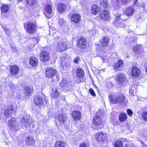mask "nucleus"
<instances>
[{"mask_svg": "<svg viewBox=\"0 0 147 147\" xmlns=\"http://www.w3.org/2000/svg\"><path fill=\"white\" fill-rule=\"evenodd\" d=\"M110 102L113 104L122 105L125 102V96L121 94H110L108 96Z\"/></svg>", "mask_w": 147, "mask_h": 147, "instance_id": "nucleus-1", "label": "nucleus"}, {"mask_svg": "<svg viewBox=\"0 0 147 147\" xmlns=\"http://www.w3.org/2000/svg\"><path fill=\"white\" fill-rule=\"evenodd\" d=\"M24 27L26 32L30 34H34L36 31V25L35 23L28 22L25 24Z\"/></svg>", "mask_w": 147, "mask_h": 147, "instance_id": "nucleus-2", "label": "nucleus"}, {"mask_svg": "<svg viewBox=\"0 0 147 147\" xmlns=\"http://www.w3.org/2000/svg\"><path fill=\"white\" fill-rule=\"evenodd\" d=\"M111 3L115 9H118L122 5L125 4L131 0H111Z\"/></svg>", "mask_w": 147, "mask_h": 147, "instance_id": "nucleus-3", "label": "nucleus"}, {"mask_svg": "<svg viewBox=\"0 0 147 147\" xmlns=\"http://www.w3.org/2000/svg\"><path fill=\"white\" fill-rule=\"evenodd\" d=\"M8 125L11 131H16L19 129L17 125L16 124V120L15 118H11L8 121Z\"/></svg>", "mask_w": 147, "mask_h": 147, "instance_id": "nucleus-4", "label": "nucleus"}, {"mask_svg": "<svg viewBox=\"0 0 147 147\" xmlns=\"http://www.w3.org/2000/svg\"><path fill=\"white\" fill-rule=\"evenodd\" d=\"M57 73L56 70L52 67H49L45 71L46 76L49 78H53Z\"/></svg>", "mask_w": 147, "mask_h": 147, "instance_id": "nucleus-5", "label": "nucleus"}, {"mask_svg": "<svg viewBox=\"0 0 147 147\" xmlns=\"http://www.w3.org/2000/svg\"><path fill=\"white\" fill-rule=\"evenodd\" d=\"M21 123L22 126L29 128L31 127L32 123L31 119L28 117H23L21 120Z\"/></svg>", "mask_w": 147, "mask_h": 147, "instance_id": "nucleus-6", "label": "nucleus"}, {"mask_svg": "<svg viewBox=\"0 0 147 147\" xmlns=\"http://www.w3.org/2000/svg\"><path fill=\"white\" fill-rule=\"evenodd\" d=\"M77 46L80 49H83L86 47L87 45L86 40L84 38H80L78 40L77 42Z\"/></svg>", "mask_w": 147, "mask_h": 147, "instance_id": "nucleus-7", "label": "nucleus"}, {"mask_svg": "<svg viewBox=\"0 0 147 147\" xmlns=\"http://www.w3.org/2000/svg\"><path fill=\"white\" fill-rule=\"evenodd\" d=\"M100 19L103 21H108L110 19V16L109 12L106 10L101 11L99 15Z\"/></svg>", "mask_w": 147, "mask_h": 147, "instance_id": "nucleus-8", "label": "nucleus"}, {"mask_svg": "<svg viewBox=\"0 0 147 147\" xmlns=\"http://www.w3.org/2000/svg\"><path fill=\"white\" fill-rule=\"evenodd\" d=\"M40 60L43 62H46L49 60L50 58L49 53L46 51H42L40 54Z\"/></svg>", "mask_w": 147, "mask_h": 147, "instance_id": "nucleus-9", "label": "nucleus"}, {"mask_svg": "<svg viewBox=\"0 0 147 147\" xmlns=\"http://www.w3.org/2000/svg\"><path fill=\"white\" fill-rule=\"evenodd\" d=\"M9 70L12 76H15L18 73L19 69L17 65H14L10 67Z\"/></svg>", "mask_w": 147, "mask_h": 147, "instance_id": "nucleus-10", "label": "nucleus"}, {"mask_svg": "<svg viewBox=\"0 0 147 147\" xmlns=\"http://www.w3.org/2000/svg\"><path fill=\"white\" fill-rule=\"evenodd\" d=\"M110 38L108 36H103L100 42L102 46L103 47H107L109 45Z\"/></svg>", "mask_w": 147, "mask_h": 147, "instance_id": "nucleus-11", "label": "nucleus"}, {"mask_svg": "<svg viewBox=\"0 0 147 147\" xmlns=\"http://www.w3.org/2000/svg\"><path fill=\"white\" fill-rule=\"evenodd\" d=\"M58 50L59 51L62 52L67 49V45L65 41H61L59 42L57 46Z\"/></svg>", "mask_w": 147, "mask_h": 147, "instance_id": "nucleus-12", "label": "nucleus"}, {"mask_svg": "<svg viewBox=\"0 0 147 147\" xmlns=\"http://www.w3.org/2000/svg\"><path fill=\"white\" fill-rule=\"evenodd\" d=\"M14 110L11 107H8L5 110L4 113L7 117L12 116L14 113Z\"/></svg>", "mask_w": 147, "mask_h": 147, "instance_id": "nucleus-13", "label": "nucleus"}, {"mask_svg": "<svg viewBox=\"0 0 147 147\" xmlns=\"http://www.w3.org/2000/svg\"><path fill=\"white\" fill-rule=\"evenodd\" d=\"M102 120L101 116L96 115L94 118L93 123L96 125H99L102 123Z\"/></svg>", "mask_w": 147, "mask_h": 147, "instance_id": "nucleus-14", "label": "nucleus"}, {"mask_svg": "<svg viewBox=\"0 0 147 147\" xmlns=\"http://www.w3.org/2000/svg\"><path fill=\"white\" fill-rule=\"evenodd\" d=\"M106 134L100 132L96 134V138L97 141H102L106 139Z\"/></svg>", "mask_w": 147, "mask_h": 147, "instance_id": "nucleus-15", "label": "nucleus"}, {"mask_svg": "<svg viewBox=\"0 0 147 147\" xmlns=\"http://www.w3.org/2000/svg\"><path fill=\"white\" fill-rule=\"evenodd\" d=\"M34 102L36 105L39 106H41L43 103V99L41 96H38L34 98Z\"/></svg>", "mask_w": 147, "mask_h": 147, "instance_id": "nucleus-16", "label": "nucleus"}, {"mask_svg": "<svg viewBox=\"0 0 147 147\" xmlns=\"http://www.w3.org/2000/svg\"><path fill=\"white\" fill-rule=\"evenodd\" d=\"M80 16L78 14H74L71 17V19L72 21L75 23H79L81 20Z\"/></svg>", "mask_w": 147, "mask_h": 147, "instance_id": "nucleus-17", "label": "nucleus"}, {"mask_svg": "<svg viewBox=\"0 0 147 147\" xmlns=\"http://www.w3.org/2000/svg\"><path fill=\"white\" fill-rule=\"evenodd\" d=\"M134 9L132 7L127 8L124 11V13L128 16H131L134 12Z\"/></svg>", "mask_w": 147, "mask_h": 147, "instance_id": "nucleus-18", "label": "nucleus"}, {"mask_svg": "<svg viewBox=\"0 0 147 147\" xmlns=\"http://www.w3.org/2000/svg\"><path fill=\"white\" fill-rule=\"evenodd\" d=\"M117 80L119 83H123L126 80L125 75L122 73H119L117 75Z\"/></svg>", "mask_w": 147, "mask_h": 147, "instance_id": "nucleus-19", "label": "nucleus"}, {"mask_svg": "<svg viewBox=\"0 0 147 147\" xmlns=\"http://www.w3.org/2000/svg\"><path fill=\"white\" fill-rule=\"evenodd\" d=\"M67 118V117L66 115L62 114H60L58 115L57 121L60 123H62L66 120Z\"/></svg>", "mask_w": 147, "mask_h": 147, "instance_id": "nucleus-20", "label": "nucleus"}, {"mask_svg": "<svg viewBox=\"0 0 147 147\" xmlns=\"http://www.w3.org/2000/svg\"><path fill=\"white\" fill-rule=\"evenodd\" d=\"M53 92L51 94V96L53 98L56 99L59 97L60 94L59 88H56L53 90Z\"/></svg>", "mask_w": 147, "mask_h": 147, "instance_id": "nucleus-21", "label": "nucleus"}, {"mask_svg": "<svg viewBox=\"0 0 147 147\" xmlns=\"http://www.w3.org/2000/svg\"><path fill=\"white\" fill-rule=\"evenodd\" d=\"M24 92L25 95L31 96L33 92V90L31 87H26L24 90Z\"/></svg>", "mask_w": 147, "mask_h": 147, "instance_id": "nucleus-22", "label": "nucleus"}, {"mask_svg": "<svg viewBox=\"0 0 147 147\" xmlns=\"http://www.w3.org/2000/svg\"><path fill=\"white\" fill-rule=\"evenodd\" d=\"M73 119L75 120H80L81 117V113L78 111H75L72 113Z\"/></svg>", "mask_w": 147, "mask_h": 147, "instance_id": "nucleus-23", "label": "nucleus"}, {"mask_svg": "<svg viewBox=\"0 0 147 147\" xmlns=\"http://www.w3.org/2000/svg\"><path fill=\"white\" fill-rule=\"evenodd\" d=\"M139 69L136 66H134L131 68V73L132 75L134 77L138 76L140 73Z\"/></svg>", "mask_w": 147, "mask_h": 147, "instance_id": "nucleus-24", "label": "nucleus"}, {"mask_svg": "<svg viewBox=\"0 0 147 147\" xmlns=\"http://www.w3.org/2000/svg\"><path fill=\"white\" fill-rule=\"evenodd\" d=\"M57 10L60 13H62L66 9L65 5L62 3H60L57 5Z\"/></svg>", "mask_w": 147, "mask_h": 147, "instance_id": "nucleus-25", "label": "nucleus"}, {"mask_svg": "<svg viewBox=\"0 0 147 147\" xmlns=\"http://www.w3.org/2000/svg\"><path fill=\"white\" fill-rule=\"evenodd\" d=\"M142 47L141 45H137L134 47L133 51L136 54H139L142 51Z\"/></svg>", "mask_w": 147, "mask_h": 147, "instance_id": "nucleus-26", "label": "nucleus"}, {"mask_svg": "<svg viewBox=\"0 0 147 147\" xmlns=\"http://www.w3.org/2000/svg\"><path fill=\"white\" fill-rule=\"evenodd\" d=\"M29 63L30 65L32 66H36L38 64V59L35 57H31L30 59Z\"/></svg>", "mask_w": 147, "mask_h": 147, "instance_id": "nucleus-27", "label": "nucleus"}, {"mask_svg": "<svg viewBox=\"0 0 147 147\" xmlns=\"http://www.w3.org/2000/svg\"><path fill=\"white\" fill-rule=\"evenodd\" d=\"M26 143L30 146L32 145L35 143V141L32 137L27 136L25 138Z\"/></svg>", "mask_w": 147, "mask_h": 147, "instance_id": "nucleus-28", "label": "nucleus"}, {"mask_svg": "<svg viewBox=\"0 0 147 147\" xmlns=\"http://www.w3.org/2000/svg\"><path fill=\"white\" fill-rule=\"evenodd\" d=\"M85 74L84 71L81 68H78L76 70V75L80 78H82L84 76Z\"/></svg>", "mask_w": 147, "mask_h": 147, "instance_id": "nucleus-29", "label": "nucleus"}, {"mask_svg": "<svg viewBox=\"0 0 147 147\" xmlns=\"http://www.w3.org/2000/svg\"><path fill=\"white\" fill-rule=\"evenodd\" d=\"M92 13L94 15H96L99 12V8L96 5H94L92 6L91 10Z\"/></svg>", "mask_w": 147, "mask_h": 147, "instance_id": "nucleus-30", "label": "nucleus"}, {"mask_svg": "<svg viewBox=\"0 0 147 147\" xmlns=\"http://www.w3.org/2000/svg\"><path fill=\"white\" fill-rule=\"evenodd\" d=\"M127 119V115L125 113H121L119 115V120L121 122H123L125 121Z\"/></svg>", "mask_w": 147, "mask_h": 147, "instance_id": "nucleus-31", "label": "nucleus"}, {"mask_svg": "<svg viewBox=\"0 0 147 147\" xmlns=\"http://www.w3.org/2000/svg\"><path fill=\"white\" fill-rule=\"evenodd\" d=\"M100 6L101 8H106L108 6L107 0H100L99 1Z\"/></svg>", "mask_w": 147, "mask_h": 147, "instance_id": "nucleus-32", "label": "nucleus"}, {"mask_svg": "<svg viewBox=\"0 0 147 147\" xmlns=\"http://www.w3.org/2000/svg\"><path fill=\"white\" fill-rule=\"evenodd\" d=\"M9 9V6L6 4H3L1 7V11L3 13H5Z\"/></svg>", "mask_w": 147, "mask_h": 147, "instance_id": "nucleus-33", "label": "nucleus"}, {"mask_svg": "<svg viewBox=\"0 0 147 147\" xmlns=\"http://www.w3.org/2000/svg\"><path fill=\"white\" fill-rule=\"evenodd\" d=\"M45 10L46 12L48 14L51 13L52 12V9L51 5L49 4H47L45 8Z\"/></svg>", "mask_w": 147, "mask_h": 147, "instance_id": "nucleus-34", "label": "nucleus"}, {"mask_svg": "<svg viewBox=\"0 0 147 147\" xmlns=\"http://www.w3.org/2000/svg\"><path fill=\"white\" fill-rule=\"evenodd\" d=\"M123 64V62L121 60H119L118 62L115 64L114 66V68L117 69L118 68L121 67Z\"/></svg>", "mask_w": 147, "mask_h": 147, "instance_id": "nucleus-35", "label": "nucleus"}, {"mask_svg": "<svg viewBox=\"0 0 147 147\" xmlns=\"http://www.w3.org/2000/svg\"><path fill=\"white\" fill-rule=\"evenodd\" d=\"M115 147H123V143L121 140H116L113 144Z\"/></svg>", "mask_w": 147, "mask_h": 147, "instance_id": "nucleus-36", "label": "nucleus"}, {"mask_svg": "<svg viewBox=\"0 0 147 147\" xmlns=\"http://www.w3.org/2000/svg\"><path fill=\"white\" fill-rule=\"evenodd\" d=\"M116 18L115 19V21L114 24L115 25V26L116 27H117V24H120V22L119 20L120 19V15H119L118 16H116Z\"/></svg>", "mask_w": 147, "mask_h": 147, "instance_id": "nucleus-37", "label": "nucleus"}, {"mask_svg": "<svg viewBox=\"0 0 147 147\" xmlns=\"http://www.w3.org/2000/svg\"><path fill=\"white\" fill-rule=\"evenodd\" d=\"M64 143L62 141H58L55 144V147H64Z\"/></svg>", "mask_w": 147, "mask_h": 147, "instance_id": "nucleus-38", "label": "nucleus"}, {"mask_svg": "<svg viewBox=\"0 0 147 147\" xmlns=\"http://www.w3.org/2000/svg\"><path fill=\"white\" fill-rule=\"evenodd\" d=\"M27 3L32 6L36 4L37 0H26Z\"/></svg>", "mask_w": 147, "mask_h": 147, "instance_id": "nucleus-39", "label": "nucleus"}, {"mask_svg": "<svg viewBox=\"0 0 147 147\" xmlns=\"http://www.w3.org/2000/svg\"><path fill=\"white\" fill-rule=\"evenodd\" d=\"M142 118L145 121H147V112H144L142 113Z\"/></svg>", "mask_w": 147, "mask_h": 147, "instance_id": "nucleus-40", "label": "nucleus"}, {"mask_svg": "<svg viewBox=\"0 0 147 147\" xmlns=\"http://www.w3.org/2000/svg\"><path fill=\"white\" fill-rule=\"evenodd\" d=\"M40 120V121L43 122H45L48 119L47 117L45 116H42L40 117L39 118Z\"/></svg>", "mask_w": 147, "mask_h": 147, "instance_id": "nucleus-41", "label": "nucleus"}, {"mask_svg": "<svg viewBox=\"0 0 147 147\" xmlns=\"http://www.w3.org/2000/svg\"><path fill=\"white\" fill-rule=\"evenodd\" d=\"M103 112L104 111L103 110H99L96 113V115L101 116V115H103Z\"/></svg>", "mask_w": 147, "mask_h": 147, "instance_id": "nucleus-42", "label": "nucleus"}, {"mask_svg": "<svg viewBox=\"0 0 147 147\" xmlns=\"http://www.w3.org/2000/svg\"><path fill=\"white\" fill-rule=\"evenodd\" d=\"M74 62L76 63H78L79 61H80V58L79 57H76L74 58Z\"/></svg>", "mask_w": 147, "mask_h": 147, "instance_id": "nucleus-43", "label": "nucleus"}, {"mask_svg": "<svg viewBox=\"0 0 147 147\" xmlns=\"http://www.w3.org/2000/svg\"><path fill=\"white\" fill-rule=\"evenodd\" d=\"M116 24L117 25V27H119L121 28H124V27H125L126 26L125 24L121 22H120V24Z\"/></svg>", "mask_w": 147, "mask_h": 147, "instance_id": "nucleus-44", "label": "nucleus"}, {"mask_svg": "<svg viewBox=\"0 0 147 147\" xmlns=\"http://www.w3.org/2000/svg\"><path fill=\"white\" fill-rule=\"evenodd\" d=\"M127 114L129 116L131 117L133 114V112L132 110L130 109H127Z\"/></svg>", "mask_w": 147, "mask_h": 147, "instance_id": "nucleus-45", "label": "nucleus"}, {"mask_svg": "<svg viewBox=\"0 0 147 147\" xmlns=\"http://www.w3.org/2000/svg\"><path fill=\"white\" fill-rule=\"evenodd\" d=\"M59 23L61 26L63 25L65 23L64 19L63 18L60 19L59 20Z\"/></svg>", "mask_w": 147, "mask_h": 147, "instance_id": "nucleus-46", "label": "nucleus"}, {"mask_svg": "<svg viewBox=\"0 0 147 147\" xmlns=\"http://www.w3.org/2000/svg\"><path fill=\"white\" fill-rule=\"evenodd\" d=\"M89 92L90 94L92 96H95L96 95L95 94L94 91V90L91 88L90 89Z\"/></svg>", "mask_w": 147, "mask_h": 147, "instance_id": "nucleus-47", "label": "nucleus"}, {"mask_svg": "<svg viewBox=\"0 0 147 147\" xmlns=\"http://www.w3.org/2000/svg\"><path fill=\"white\" fill-rule=\"evenodd\" d=\"M79 147H87V144L85 143H82L80 145Z\"/></svg>", "mask_w": 147, "mask_h": 147, "instance_id": "nucleus-48", "label": "nucleus"}, {"mask_svg": "<svg viewBox=\"0 0 147 147\" xmlns=\"http://www.w3.org/2000/svg\"><path fill=\"white\" fill-rule=\"evenodd\" d=\"M129 92L131 95H133L134 94V90L132 89H130L129 90Z\"/></svg>", "mask_w": 147, "mask_h": 147, "instance_id": "nucleus-49", "label": "nucleus"}, {"mask_svg": "<svg viewBox=\"0 0 147 147\" xmlns=\"http://www.w3.org/2000/svg\"><path fill=\"white\" fill-rule=\"evenodd\" d=\"M65 82V81H61V82L60 84V86L63 87H64V86H65V84H64V83Z\"/></svg>", "mask_w": 147, "mask_h": 147, "instance_id": "nucleus-50", "label": "nucleus"}, {"mask_svg": "<svg viewBox=\"0 0 147 147\" xmlns=\"http://www.w3.org/2000/svg\"><path fill=\"white\" fill-rule=\"evenodd\" d=\"M9 88H10L11 89H13L14 88V85L13 84H11L9 85Z\"/></svg>", "mask_w": 147, "mask_h": 147, "instance_id": "nucleus-51", "label": "nucleus"}, {"mask_svg": "<svg viewBox=\"0 0 147 147\" xmlns=\"http://www.w3.org/2000/svg\"><path fill=\"white\" fill-rule=\"evenodd\" d=\"M142 143L143 144V147H147V146L145 144H144L143 142H142Z\"/></svg>", "mask_w": 147, "mask_h": 147, "instance_id": "nucleus-52", "label": "nucleus"}, {"mask_svg": "<svg viewBox=\"0 0 147 147\" xmlns=\"http://www.w3.org/2000/svg\"><path fill=\"white\" fill-rule=\"evenodd\" d=\"M136 2L138 3V0H134V4H135Z\"/></svg>", "mask_w": 147, "mask_h": 147, "instance_id": "nucleus-53", "label": "nucleus"}, {"mask_svg": "<svg viewBox=\"0 0 147 147\" xmlns=\"http://www.w3.org/2000/svg\"><path fill=\"white\" fill-rule=\"evenodd\" d=\"M134 4L135 5H136L137 6H138V5H139L138 2H138H136V3H135Z\"/></svg>", "mask_w": 147, "mask_h": 147, "instance_id": "nucleus-54", "label": "nucleus"}, {"mask_svg": "<svg viewBox=\"0 0 147 147\" xmlns=\"http://www.w3.org/2000/svg\"><path fill=\"white\" fill-rule=\"evenodd\" d=\"M146 72L147 73V66L146 67Z\"/></svg>", "mask_w": 147, "mask_h": 147, "instance_id": "nucleus-55", "label": "nucleus"}, {"mask_svg": "<svg viewBox=\"0 0 147 147\" xmlns=\"http://www.w3.org/2000/svg\"><path fill=\"white\" fill-rule=\"evenodd\" d=\"M18 1H22L23 0H18Z\"/></svg>", "mask_w": 147, "mask_h": 147, "instance_id": "nucleus-56", "label": "nucleus"}, {"mask_svg": "<svg viewBox=\"0 0 147 147\" xmlns=\"http://www.w3.org/2000/svg\"><path fill=\"white\" fill-rule=\"evenodd\" d=\"M143 7H144V5H143V6H142Z\"/></svg>", "mask_w": 147, "mask_h": 147, "instance_id": "nucleus-57", "label": "nucleus"}, {"mask_svg": "<svg viewBox=\"0 0 147 147\" xmlns=\"http://www.w3.org/2000/svg\"><path fill=\"white\" fill-rule=\"evenodd\" d=\"M62 67H63V65H62Z\"/></svg>", "mask_w": 147, "mask_h": 147, "instance_id": "nucleus-58", "label": "nucleus"}, {"mask_svg": "<svg viewBox=\"0 0 147 147\" xmlns=\"http://www.w3.org/2000/svg\"><path fill=\"white\" fill-rule=\"evenodd\" d=\"M65 100V98H64V100Z\"/></svg>", "mask_w": 147, "mask_h": 147, "instance_id": "nucleus-59", "label": "nucleus"}]
</instances>
